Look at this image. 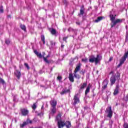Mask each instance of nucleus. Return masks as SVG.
Masks as SVG:
<instances>
[{
  "instance_id": "nucleus-1",
  "label": "nucleus",
  "mask_w": 128,
  "mask_h": 128,
  "mask_svg": "<svg viewBox=\"0 0 128 128\" xmlns=\"http://www.w3.org/2000/svg\"><path fill=\"white\" fill-rule=\"evenodd\" d=\"M102 56L98 54L96 57H94V56H91L89 58V62H95L96 64H98L102 59Z\"/></svg>"
},
{
  "instance_id": "nucleus-2",
  "label": "nucleus",
  "mask_w": 128,
  "mask_h": 128,
  "mask_svg": "<svg viewBox=\"0 0 128 128\" xmlns=\"http://www.w3.org/2000/svg\"><path fill=\"white\" fill-rule=\"evenodd\" d=\"M56 120L58 121V128H62L64 126V121L62 120V115L58 114L56 117Z\"/></svg>"
},
{
  "instance_id": "nucleus-3",
  "label": "nucleus",
  "mask_w": 128,
  "mask_h": 128,
  "mask_svg": "<svg viewBox=\"0 0 128 128\" xmlns=\"http://www.w3.org/2000/svg\"><path fill=\"white\" fill-rule=\"evenodd\" d=\"M106 114L107 118H112V106H108L105 111Z\"/></svg>"
},
{
  "instance_id": "nucleus-4",
  "label": "nucleus",
  "mask_w": 128,
  "mask_h": 128,
  "mask_svg": "<svg viewBox=\"0 0 128 128\" xmlns=\"http://www.w3.org/2000/svg\"><path fill=\"white\" fill-rule=\"evenodd\" d=\"M128 53H125L124 56L120 60V62L118 66V68H120L122 64L126 62V58H128Z\"/></svg>"
},
{
  "instance_id": "nucleus-5",
  "label": "nucleus",
  "mask_w": 128,
  "mask_h": 128,
  "mask_svg": "<svg viewBox=\"0 0 128 128\" xmlns=\"http://www.w3.org/2000/svg\"><path fill=\"white\" fill-rule=\"evenodd\" d=\"M74 102L73 104L76 106V104H80V98H78V94H76L74 96V98L73 99Z\"/></svg>"
},
{
  "instance_id": "nucleus-6",
  "label": "nucleus",
  "mask_w": 128,
  "mask_h": 128,
  "mask_svg": "<svg viewBox=\"0 0 128 128\" xmlns=\"http://www.w3.org/2000/svg\"><path fill=\"white\" fill-rule=\"evenodd\" d=\"M120 22H122V19H117L112 22V28L116 24H120Z\"/></svg>"
},
{
  "instance_id": "nucleus-7",
  "label": "nucleus",
  "mask_w": 128,
  "mask_h": 128,
  "mask_svg": "<svg viewBox=\"0 0 128 128\" xmlns=\"http://www.w3.org/2000/svg\"><path fill=\"white\" fill-rule=\"evenodd\" d=\"M21 114L22 116H28V110L24 108L22 109Z\"/></svg>"
},
{
  "instance_id": "nucleus-8",
  "label": "nucleus",
  "mask_w": 128,
  "mask_h": 128,
  "mask_svg": "<svg viewBox=\"0 0 128 128\" xmlns=\"http://www.w3.org/2000/svg\"><path fill=\"white\" fill-rule=\"evenodd\" d=\"M32 120H30L29 119H28L26 122H23L22 124H21L20 125V128H24V126H26L28 124H32Z\"/></svg>"
},
{
  "instance_id": "nucleus-9",
  "label": "nucleus",
  "mask_w": 128,
  "mask_h": 128,
  "mask_svg": "<svg viewBox=\"0 0 128 128\" xmlns=\"http://www.w3.org/2000/svg\"><path fill=\"white\" fill-rule=\"evenodd\" d=\"M56 100H51L50 102V104L52 106V108H56Z\"/></svg>"
},
{
  "instance_id": "nucleus-10",
  "label": "nucleus",
  "mask_w": 128,
  "mask_h": 128,
  "mask_svg": "<svg viewBox=\"0 0 128 128\" xmlns=\"http://www.w3.org/2000/svg\"><path fill=\"white\" fill-rule=\"evenodd\" d=\"M108 80H104L103 82V83H102V84H103L102 88H104V90H106V87L108 86Z\"/></svg>"
},
{
  "instance_id": "nucleus-11",
  "label": "nucleus",
  "mask_w": 128,
  "mask_h": 128,
  "mask_svg": "<svg viewBox=\"0 0 128 128\" xmlns=\"http://www.w3.org/2000/svg\"><path fill=\"white\" fill-rule=\"evenodd\" d=\"M84 14V6H81V8L80 10V14H78V16H82Z\"/></svg>"
},
{
  "instance_id": "nucleus-12",
  "label": "nucleus",
  "mask_w": 128,
  "mask_h": 128,
  "mask_svg": "<svg viewBox=\"0 0 128 128\" xmlns=\"http://www.w3.org/2000/svg\"><path fill=\"white\" fill-rule=\"evenodd\" d=\"M14 74L16 76V78H20V76L22 74L20 73V72L18 70H16L14 72Z\"/></svg>"
},
{
  "instance_id": "nucleus-13",
  "label": "nucleus",
  "mask_w": 128,
  "mask_h": 128,
  "mask_svg": "<svg viewBox=\"0 0 128 128\" xmlns=\"http://www.w3.org/2000/svg\"><path fill=\"white\" fill-rule=\"evenodd\" d=\"M110 82H111V86L114 84L116 82V78L114 77V76H112L110 78Z\"/></svg>"
},
{
  "instance_id": "nucleus-14",
  "label": "nucleus",
  "mask_w": 128,
  "mask_h": 128,
  "mask_svg": "<svg viewBox=\"0 0 128 128\" xmlns=\"http://www.w3.org/2000/svg\"><path fill=\"white\" fill-rule=\"evenodd\" d=\"M120 90V87L118 86H116V88L114 90V96H116V94H118V90Z\"/></svg>"
},
{
  "instance_id": "nucleus-15",
  "label": "nucleus",
  "mask_w": 128,
  "mask_h": 128,
  "mask_svg": "<svg viewBox=\"0 0 128 128\" xmlns=\"http://www.w3.org/2000/svg\"><path fill=\"white\" fill-rule=\"evenodd\" d=\"M80 66H82V64L80 63L76 65L74 72H78L80 70Z\"/></svg>"
},
{
  "instance_id": "nucleus-16",
  "label": "nucleus",
  "mask_w": 128,
  "mask_h": 128,
  "mask_svg": "<svg viewBox=\"0 0 128 128\" xmlns=\"http://www.w3.org/2000/svg\"><path fill=\"white\" fill-rule=\"evenodd\" d=\"M68 78L72 82H74V76L72 74H70Z\"/></svg>"
},
{
  "instance_id": "nucleus-17",
  "label": "nucleus",
  "mask_w": 128,
  "mask_h": 128,
  "mask_svg": "<svg viewBox=\"0 0 128 128\" xmlns=\"http://www.w3.org/2000/svg\"><path fill=\"white\" fill-rule=\"evenodd\" d=\"M56 107H52L50 112V114H56Z\"/></svg>"
},
{
  "instance_id": "nucleus-18",
  "label": "nucleus",
  "mask_w": 128,
  "mask_h": 128,
  "mask_svg": "<svg viewBox=\"0 0 128 128\" xmlns=\"http://www.w3.org/2000/svg\"><path fill=\"white\" fill-rule=\"evenodd\" d=\"M68 92H70V90L63 89L62 92H60V94H68Z\"/></svg>"
},
{
  "instance_id": "nucleus-19",
  "label": "nucleus",
  "mask_w": 128,
  "mask_h": 128,
  "mask_svg": "<svg viewBox=\"0 0 128 128\" xmlns=\"http://www.w3.org/2000/svg\"><path fill=\"white\" fill-rule=\"evenodd\" d=\"M64 126H66L67 128H70V126H72L70 122L68 121H67L66 122V123H64Z\"/></svg>"
},
{
  "instance_id": "nucleus-20",
  "label": "nucleus",
  "mask_w": 128,
  "mask_h": 128,
  "mask_svg": "<svg viewBox=\"0 0 128 128\" xmlns=\"http://www.w3.org/2000/svg\"><path fill=\"white\" fill-rule=\"evenodd\" d=\"M87 84H88L86 82L81 84L80 86V90H84V88L86 86Z\"/></svg>"
},
{
  "instance_id": "nucleus-21",
  "label": "nucleus",
  "mask_w": 128,
  "mask_h": 128,
  "mask_svg": "<svg viewBox=\"0 0 128 128\" xmlns=\"http://www.w3.org/2000/svg\"><path fill=\"white\" fill-rule=\"evenodd\" d=\"M50 32L52 34L54 35L56 34V30L54 28H50Z\"/></svg>"
},
{
  "instance_id": "nucleus-22",
  "label": "nucleus",
  "mask_w": 128,
  "mask_h": 128,
  "mask_svg": "<svg viewBox=\"0 0 128 128\" xmlns=\"http://www.w3.org/2000/svg\"><path fill=\"white\" fill-rule=\"evenodd\" d=\"M34 52L37 56H38V58H42V54L38 52L36 50H35Z\"/></svg>"
},
{
  "instance_id": "nucleus-23",
  "label": "nucleus",
  "mask_w": 128,
  "mask_h": 128,
  "mask_svg": "<svg viewBox=\"0 0 128 128\" xmlns=\"http://www.w3.org/2000/svg\"><path fill=\"white\" fill-rule=\"evenodd\" d=\"M110 19L112 22H113L114 21V20H116V15L114 16V14H110Z\"/></svg>"
},
{
  "instance_id": "nucleus-24",
  "label": "nucleus",
  "mask_w": 128,
  "mask_h": 128,
  "mask_svg": "<svg viewBox=\"0 0 128 128\" xmlns=\"http://www.w3.org/2000/svg\"><path fill=\"white\" fill-rule=\"evenodd\" d=\"M102 18H104L102 16H99L97 18V19H96V20H94V22H100V20H102Z\"/></svg>"
},
{
  "instance_id": "nucleus-25",
  "label": "nucleus",
  "mask_w": 128,
  "mask_h": 128,
  "mask_svg": "<svg viewBox=\"0 0 128 128\" xmlns=\"http://www.w3.org/2000/svg\"><path fill=\"white\" fill-rule=\"evenodd\" d=\"M90 87L88 86L85 91V94H88L90 92Z\"/></svg>"
},
{
  "instance_id": "nucleus-26",
  "label": "nucleus",
  "mask_w": 128,
  "mask_h": 128,
  "mask_svg": "<svg viewBox=\"0 0 128 128\" xmlns=\"http://www.w3.org/2000/svg\"><path fill=\"white\" fill-rule=\"evenodd\" d=\"M74 76L76 78H78V80H80V76L76 74V72H74Z\"/></svg>"
},
{
  "instance_id": "nucleus-27",
  "label": "nucleus",
  "mask_w": 128,
  "mask_h": 128,
  "mask_svg": "<svg viewBox=\"0 0 128 128\" xmlns=\"http://www.w3.org/2000/svg\"><path fill=\"white\" fill-rule=\"evenodd\" d=\"M20 28H22V30H24V32H26V26L24 25H20Z\"/></svg>"
},
{
  "instance_id": "nucleus-28",
  "label": "nucleus",
  "mask_w": 128,
  "mask_h": 128,
  "mask_svg": "<svg viewBox=\"0 0 128 128\" xmlns=\"http://www.w3.org/2000/svg\"><path fill=\"white\" fill-rule=\"evenodd\" d=\"M41 40H42V42H43L44 44H46V41H44V36L42 35L41 36Z\"/></svg>"
},
{
  "instance_id": "nucleus-29",
  "label": "nucleus",
  "mask_w": 128,
  "mask_h": 128,
  "mask_svg": "<svg viewBox=\"0 0 128 128\" xmlns=\"http://www.w3.org/2000/svg\"><path fill=\"white\" fill-rule=\"evenodd\" d=\"M50 56H48L46 58L44 56V60L46 62H48V58Z\"/></svg>"
},
{
  "instance_id": "nucleus-30",
  "label": "nucleus",
  "mask_w": 128,
  "mask_h": 128,
  "mask_svg": "<svg viewBox=\"0 0 128 128\" xmlns=\"http://www.w3.org/2000/svg\"><path fill=\"white\" fill-rule=\"evenodd\" d=\"M4 12V7L2 6H0V13L2 14Z\"/></svg>"
},
{
  "instance_id": "nucleus-31",
  "label": "nucleus",
  "mask_w": 128,
  "mask_h": 128,
  "mask_svg": "<svg viewBox=\"0 0 128 128\" xmlns=\"http://www.w3.org/2000/svg\"><path fill=\"white\" fill-rule=\"evenodd\" d=\"M0 84H4V80L2 78H0Z\"/></svg>"
},
{
  "instance_id": "nucleus-32",
  "label": "nucleus",
  "mask_w": 128,
  "mask_h": 128,
  "mask_svg": "<svg viewBox=\"0 0 128 128\" xmlns=\"http://www.w3.org/2000/svg\"><path fill=\"white\" fill-rule=\"evenodd\" d=\"M32 108L35 110L36 108V103H34L33 106H32Z\"/></svg>"
},
{
  "instance_id": "nucleus-33",
  "label": "nucleus",
  "mask_w": 128,
  "mask_h": 128,
  "mask_svg": "<svg viewBox=\"0 0 128 128\" xmlns=\"http://www.w3.org/2000/svg\"><path fill=\"white\" fill-rule=\"evenodd\" d=\"M82 62H88V58H82Z\"/></svg>"
},
{
  "instance_id": "nucleus-34",
  "label": "nucleus",
  "mask_w": 128,
  "mask_h": 128,
  "mask_svg": "<svg viewBox=\"0 0 128 128\" xmlns=\"http://www.w3.org/2000/svg\"><path fill=\"white\" fill-rule=\"evenodd\" d=\"M5 42L6 44H10V41L8 40H6Z\"/></svg>"
},
{
  "instance_id": "nucleus-35",
  "label": "nucleus",
  "mask_w": 128,
  "mask_h": 128,
  "mask_svg": "<svg viewBox=\"0 0 128 128\" xmlns=\"http://www.w3.org/2000/svg\"><path fill=\"white\" fill-rule=\"evenodd\" d=\"M24 66L28 70H30V66H28V64L27 63H25Z\"/></svg>"
},
{
  "instance_id": "nucleus-36",
  "label": "nucleus",
  "mask_w": 128,
  "mask_h": 128,
  "mask_svg": "<svg viewBox=\"0 0 128 128\" xmlns=\"http://www.w3.org/2000/svg\"><path fill=\"white\" fill-rule=\"evenodd\" d=\"M86 72V71H84V70H82L80 72V74H82L84 76V72Z\"/></svg>"
},
{
  "instance_id": "nucleus-37",
  "label": "nucleus",
  "mask_w": 128,
  "mask_h": 128,
  "mask_svg": "<svg viewBox=\"0 0 128 128\" xmlns=\"http://www.w3.org/2000/svg\"><path fill=\"white\" fill-rule=\"evenodd\" d=\"M124 128H128V123H124Z\"/></svg>"
},
{
  "instance_id": "nucleus-38",
  "label": "nucleus",
  "mask_w": 128,
  "mask_h": 128,
  "mask_svg": "<svg viewBox=\"0 0 128 128\" xmlns=\"http://www.w3.org/2000/svg\"><path fill=\"white\" fill-rule=\"evenodd\" d=\"M50 44L52 46H55L56 45V42H54L53 41H50Z\"/></svg>"
},
{
  "instance_id": "nucleus-39",
  "label": "nucleus",
  "mask_w": 128,
  "mask_h": 128,
  "mask_svg": "<svg viewBox=\"0 0 128 128\" xmlns=\"http://www.w3.org/2000/svg\"><path fill=\"white\" fill-rule=\"evenodd\" d=\"M66 40H68V37H64L63 38V40L65 42H66Z\"/></svg>"
},
{
  "instance_id": "nucleus-40",
  "label": "nucleus",
  "mask_w": 128,
  "mask_h": 128,
  "mask_svg": "<svg viewBox=\"0 0 128 128\" xmlns=\"http://www.w3.org/2000/svg\"><path fill=\"white\" fill-rule=\"evenodd\" d=\"M68 30L69 31V32H74V29H72V28H70L68 29Z\"/></svg>"
},
{
  "instance_id": "nucleus-41",
  "label": "nucleus",
  "mask_w": 128,
  "mask_h": 128,
  "mask_svg": "<svg viewBox=\"0 0 128 128\" xmlns=\"http://www.w3.org/2000/svg\"><path fill=\"white\" fill-rule=\"evenodd\" d=\"M57 78H58V80H62V76H58L57 77Z\"/></svg>"
},
{
  "instance_id": "nucleus-42",
  "label": "nucleus",
  "mask_w": 128,
  "mask_h": 128,
  "mask_svg": "<svg viewBox=\"0 0 128 128\" xmlns=\"http://www.w3.org/2000/svg\"><path fill=\"white\" fill-rule=\"evenodd\" d=\"M112 57H110L109 59V62H112Z\"/></svg>"
},
{
  "instance_id": "nucleus-43",
  "label": "nucleus",
  "mask_w": 128,
  "mask_h": 128,
  "mask_svg": "<svg viewBox=\"0 0 128 128\" xmlns=\"http://www.w3.org/2000/svg\"><path fill=\"white\" fill-rule=\"evenodd\" d=\"M126 40H128V34H126Z\"/></svg>"
},
{
  "instance_id": "nucleus-44",
  "label": "nucleus",
  "mask_w": 128,
  "mask_h": 128,
  "mask_svg": "<svg viewBox=\"0 0 128 128\" xmlns=\"http://www.w3.org/2000/svg\"><path fill=\"white\" fill-rule=\"evenodd\" d=\"M76 24H78V26H80V22H76Z\"/></svg>"
},
{
  "instance_id": "nucleus-45",
  "label": "nucleus",
  "mask_w": 128,
  "mask_h": 128,
  "mask_svg": "<svg viewBox=\"0 0 128 128\" xmlns=\"http://www.w3.org/2000/svg\"><path fill=\"white\" fill-rule=\"evenodd\" d=\"M62 46H62V48H64V45L63 44H62Z\"/></svg>"
},
{
  "instance_id": "nucleus-46",
  "label": "nucleus",
  "mask_w": 128,
  "mask_h": 128,
  "mask_svg": "<svg viewBox=\"0 0 128 128\" xmlns=\"http://www.w3.org/2000/svg\"><path fill=\"white\" fill-rule=\"evenodd\" d=\"M6 126V124H4V126Z\"/></svg>"
},
{
  "instance_id": "nucleus-47",
  "label": "nucleus",
  "mask_w": 128,
  "mask_h": 128,
  "mask_svg": "<svg viewBox=\"0 0 128 128\" xmlns=\"http://www.w3.org/2000/svg\"><path fill=\"white\" fill-rule=\"evenodd\" d=\"M60 42H62V40H60Z\"/></svg>"
}]
</instances>
